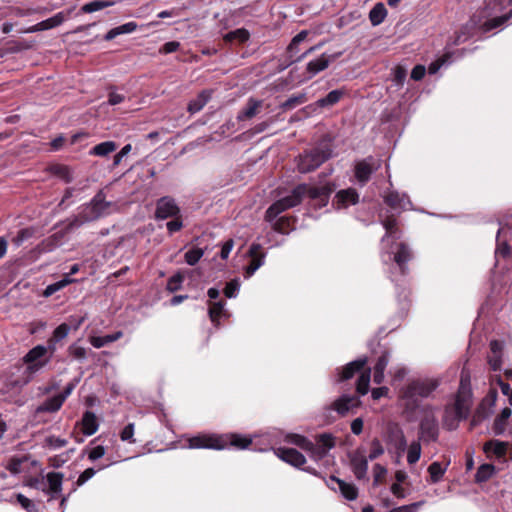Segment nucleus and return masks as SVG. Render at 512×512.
<instances>
[{
  "label": "nucleus",
  "instance_id": "39",
  "mask_svg": "<svg viewBox=\"0 0 512 512\" xmlns=\"http://www.w3.org/2000/svg\"><path fill=\"white\" fill-rule=\"evenodd\" d=\"M88 222H91V220H86L84 218V207H82V210L79 212V214L72 218L71 220H69V222L67 223L64 230H62V232H65L66 235L67 233H70L74 229H77Z\"/></svg>",
  "mask_w": 512,
  "mask_h": 512
},
{
  "label": "nucleus",
  "instance_id": "23",
  "mask_svg": "<svg viewBox=\"0 0 512 512\" xmlns=\"http://www.w3.org/2000/svg\"><path fill=\"white\" fill-rule=\"evenodd\" d=\"M412 255L407 244L399 243L397 245V251L394 254V261L399 266L402 273L406 270V264L410 261Z\"/></svg>",
  "mask_w": 512,
  "mask_h": 512
},
{
  "label": "nucleus",
  "instance_id": "10",
  "mask_svg": "<svg viewBox=\"0 0 512 512\" xmlns=\"http://www.w3.org/2000/svg\"><path fill=\"white\" fill-rule=\"evenodd\" d=\"M379 167V162H376L373 157H368L356 164L355 177L358 182L365 184L370 179L371 174Z\"/></svg>",
  "mask_w": 512,
  "mask_h": 512
},
{
  "label": "nucleus",
  "instance_id": "5",
  "mask_svg": "<svg viewBox=\"0 0 512 512\" xmlns=\"http://www.w3.org/2000/svg\"><path fill=\"white\" fill-rule=\"evenodd\" d=\"M330 156L331 150L327 145L316 147L299 156L298 170L301 173L311 172L328 160Z\"/></svg>",
  "mask_w": 512,
  "mask_h": 512
},
{
  "label": "nucleus",
  "instance_id": "25",
  "mask_svg": "<svg viewBox=\"0 0 512 512\" xmlns=\"http://www.w3.org/2000/svg\"><path fill=\"white\" fill-rule=\"evenodd\" d=\"M331 481L337 483L341 494L348 500H355L358 496V489L354 484L346 483L334 476L330 478Z\"/></svg>",
  "mask_w": 512,
  "mask_h": 512
},
{
  "label": "nucleus",
  "instance_id": "40",
  "mask_svg": "<svg viewBox=\"0 0 512 512\" xmlns=\"http://www.w3.org/2000/svg\"><path fill=\"white\" fill-rule=\"evenodd\" d=\"M370 377H371V370L367 369L366 371L362 372L357 380V392L360 395H365L369 391V383H370Z\"/></svg>",
  "mask_w": 512,
  "mask_h": 512
},
{
  "label": "nucleus",
  "instance_id": "7",
  "mask_svg": "<svg viewBox=\"0 0 512 512\" xmlns=\"http://www.w3.org/2000/svg\"><path fill=\"white\" fill-rule=\"evenodd\" d=\"M47 348L43 345L33 347L24 357L23 362L27 365L26 371L29 374H35L45 367L49 358L46 357Z\"/></svg>",
  "mask_w": 512,
  "mask_h": 512
},
{
  "label": "nucleus",
  "instance_id": "54",
  "mask_svg": "<svg viewBox=\"0 0 512 512\" xmlns=\"http://www.w3.org/2000/svg\"><path fill=\"white\" fill-rule=\"evenodd\" d=\"M68 353L71 357L80 361L85 360L87 357V350L84 347L78 346L75 343L68 347Z\"/></svg>",
  "mask_w": 512,
  "mask_h": 512
},
{
  "label": "nucleus",
  "instance_id": "44",
  "mask_svg": "<svg viewBox=\"0 0 512 512\" xmlns=\"http://www.w3.org/2000/svg\"><path fill=\"white\" fill-rule=\"evenodd\" d=\"M421 456V445L419 441H414L408 447L407 461L409 464H415Z\"/></svg>",
  "mask_w": 512,
  "mask_h": 512
},
{
  "label": "nucleus",
  "instance_id": "53",
  "mask_svg": "<svg viewBox=\"0 0 512 512\" xmlns=\"http://www.w3.org/2000/svg\"><path fill=\"white\" fill-rule=\"evenodd\" d=\"M203 254V249L193 248L185 253V261L187 264L193 266L201 259Z\"/></svg>",
  "mask_w": 512,
  "mask_h": 512
},
{
  "label": "nucleus",
  "instance_id": "26",
  "mask_svg": "<svg viewBox=\"0 0 512 512\" xmlns=\"http://www.w3.org/2000/svg\"><path fill=\"white\" fill-rule=\"evenodd\" d=\"M366 362V358L350 362L343 368L339 380L343 381L352 378L356 372L360 371L365 366Z\"/></svg>",
  "mask_w": 512,
  "mask_h": 512
},
{
  "label": "nucleus",
  "instance_id": "38",
  "mask_svg": "<svg viewBox=\"0 0 512 512\" xmlns=\"http://www.w3.org/2000/svg\"><path fill=\"white\" fill-rule=\"evenodd\" d=\"M495 472V467L492 464H482L475 475V480L478 483L487 481L492 477Z\"/></svg>",
  "mask_w": 512,
  "mask_h": 512
},
{
  "label": "nucleus",
  "instance_id": "13",
  "mask_svg": "<svg viewBox=\"0 0 512 512\" xmlns=\"http://www.w3.org/2000/svg\"><path fill=\"white\" fill-rule=\"evenodd\" d=\"M65 232L59 231L41 241L32 251L39 256L43 253L52 252L62 244Z\"/></svg>",
  "mask_w": 512,
  "mask_h": 512
},
{
  "label": "nucleus",
  "instance_id": "2",
  "mask_svg": "<svg viewBox=\"0 0 512 512\" xmlns=\"http://www.w3.org/2000/svg\"><path fill=\"white\" fill-rule=\"evenodd\" d=\"M468 377L462 373L461 382L458 393L456 395L455 403L452 406L445 408L443 417V426L448 430H454L458 427V423L468 417L471 401V391L466 384Z\"/></svg>",
  "mask_w": 512,
  "mask_h": 512
},
{
  "label": "nucleus",
  "instance_id": "22",
  "mask_svg": "<svg viewBox=\"0 0 512 512\" xmlns=\"http://www.w3.org/2000/svg\"><path fill=\"white\" fill-rule=\"evenodd\" d=\"M261 106V100L248 99L246 106L238 113L237 120L244 121L253 118L259 112Z\"/></svg>",
  "mask_w": 512,
  "mask_h": 512
},
{
  "label": "nucleus",
  "instance_id": "14",
  "mask_svg": "<svg viewBox=\"0 0 512 512\" xmlns=\"http://www.w3.org/2000/svg\"><path fill=\"white\" fill-rule=\"evenodd\" d=\"M249 255L251 257V261L245 271V276L247 278L251 277L263 265L265 257L261 252V245L256 243L250 246Z\"/></svg>",
  "mask_w": 512,
  "mask_h": 512
},
{
  "label": "nucleus",
  "instance_id": "46",
  "mask_svg": "<svg viewBox=\"0 0 512 512\" xmlns=\"http://www.w3.org/2000/svg\"><path fill=\"white\" fill-rule=\"evenodd\" d=\"M111 4L112 3L108 2V1L95 0V1H91V2L83 5L81 10L85 13H92V12L102 10V9L110 6Z\"/></svg>",
  "mask_w": 512,
  "mask_h": 512
},
{
  "label": "nucleus",
  "instance_id": "28",
  "mask_svg": "<svg viewBox=\"0 0 512 512\" xmlns=\"http://www.w3.org/2000/svg\"><path fill=\"white\" fill-rule=\"evenodd\" d=\"M136 29H137L136 22H127L123 25H120L118 27H115V28H112L111 30H109L107 32V34L104 36V39L106 41H110L119 35L132 33Z\"/></svg>",
  "mask_w": 512,
  "mask_h": 512
},
{
  "label": "nucleus",
  "instance_id": "47",
  "mask_svg": "<svg viewBox=\"0 0 512 512\" xmlns=\"http://www.w3.org/2000/svg\"><path fill=\"white\" fill-rule=\"evenodd\" d=\"M223 313H224V303L222 301L214 302V303L210 304L209 317L213 323H217Z\"/></svg>",
  "mask_w": 512,
  "mask_h": 512
},
{
  "label": "nucleus",
  "instance_id": "6",
  "mask_svg": "<svg viewBox=\"0 0 512 512\" xmlns=\"http://www.w3.org/2000/svg\"><path fill=\"white\" fill-rule=\"evenodd\" d=\"M439 434V426L436 418V408L425 405L422 408L420 420V437L424 441H436Z\"/></svg>",
  "mask_w": 512,
  "mask_h": 512
},
{
  "label": "nucleus",
  "instance_id": "29",
  "mask_svg": "<svg viewBox=\"0 0 512 512\" xmlns=\"http://www.w3.org/2000/svg\"><path fill=\"white\" fill-rule=\"evenodd\" d=\"M30 382L29 377H9L5 383L3 391L5 393H18L20 390Z\"/></svg>",
  "mask_w": 512,
  "mask_h": 512
},
{
  "label": "nucleus",
  "instance_id": "1",
  "mask_svg": "<svg viewBox=\"0 0 512 512\" xmlns=\"http://www.w3.org/2000/svg\"><path fill=\"white\" fill-rule=\"evenodd\" d=\"M334 185L331 183L321 184L319 186H309L300 184L295 187L291 194L274 202L266 211L265 219L272 222L280 213L293 208L301 203L304 196L311 199H320L325 205L329 195L333 192Z\"/></svg>",
  "mask_w": 512,
  "mask_h": 512
},
{
  "label": "nucleus",
  "instance_id": "36",
  "mask_svg": "<svg viewBox=\"0 0 512 512\" xmlns=\"http://www.w3.org/2000/svg\"><path fill=\"white\" fill-rule=\"evenodd\" d=\"M344 95V91L340 89L332 90L325 96L324 98L319 99L316 104L319 107H327L332 106L340 101L342 96Z\"/></svg>",
  "mask_w": 512,
  "mask_h": 512
},
{
  "label": "nucleus",
  "instance_id": "59",
  "mask_svg": "<svg viewBox=\"0 0 512 512\" xmlns=\"http://www.w3.org/2000/svg\"><path fill=\"white\" fill-rule=\"evenodd\" d=\"M134 429H135V427H134L133 423H129L128 425H126L120 433L121 440L130 442V443H134L135 442V439H133Z\"/></svg>",
  "mask_w": 512,
  "mask_h": 512
},
{
  "label": "nucleus",
  "instance_id": "20",
  "mask_svg": "<svg viewBox=\"0 0 512 512\" xmlns=\"http://www.w3.org/2000/svg\"><path fill=\"white\" fill-rule=\"evenodd\" d=\"M359 404L358 398L344 395L333 402L332 409L341 415H345L352 407H357Z\"/></svg>",
  "mask_w": 512,
  "mask_h": 512
},
{
  "label": "nucleus",
  "instance_id": "17",
  "mask_svg": "<svg viewBox=\"0 0 512 512\" xmlns=\"http://www.w3.org/2000/svg\"><path fill=\"white\" fill-rule=\"evenodd\" d=\"M333 60H335V56H330L324 53L319 58L310 61L306 67L309 78H312L319 72L325 70Z\"/></svg>",
  "mask_w": 512,
  "mask_h": 512
},
{
  "label": "nucleus",
  "instance_id": "57",
  "mask_svg": "<svg viewBox=\"0 0 512 512\" xmlns=\"http://www.w3.org/2000/svg\"><path fill=\"white\" fill-rule=\"evenodd\" d=\"M512 16V10L508 13V14H505V15H502V16H499V17H494L490 20H488L486 23H485V26L487 28V30H490V29H493V28H496L500 25H502L505 21H507L510 17Z\"/></svg>",
  "mask_w": 512,
  "mask_h": 512
},
{
  "label": "nucleus",
  "instance_id": "33",
  "mask_svg": "<svg viewBox=\"0 0 512 512\" xmlns=\"http://www.w3.org/2000/svg\"><path fill=\"white\" fill-rule=\"evenodd\" d=\"M210 92L202 91L195 99L191 100L188 104V111L190 113L199 112L209 101Z\"/></svg>",
  "mask_w": 512,
  "mask_h": 512
},
{
  "label": "nucleus",
  "instance_id": "16",
  "mask_svg": "<svg viewBox=\"0 0 512 512\" xmlns=\"http://www.w3.org/2000/svg\"><path fill=\"white\" fill-rule=\"evenodd\" d=\"M504 345L498 340L490 342V355L488 356V363L493 371H498L502 366V355Z\"/></svg>",
  "mask_w": 512,
  "mask_h": 512
},
{
  "label": "nucleus",
  "instance_id": "31",
  "mask_svg": "<svg viewBox=\"0 0 512 512\" xmlns=\"http://www.w3.org/2000/svg\"><path fill=\"white\" fill-rule=\"evenodd\" d=\"M385 203L393 209L405 208L409 204V200L405 195L397 192H390L385 196Z\"/></svg>",
  "mask_w": 512,
  "mask_h": 512
},
{
  "label": "nucleus",
  "instance_id": "58",
  "mask_svg": "<svg viewBox=\"0 0 512 512\" xmlns=\"http://www.w3.org/2000/svg\"><path fill=\"white\" fill-rule=\"evenodd\" d=\"M383 226L386 229V234L382 238V241H385L386 237L393 236L397 229L396 219L392 217H388L383 221Z\"/></svg>",
  "mask_w": 512,
  "mask_h": 512
},
{
  "label": "nucleus",
  "instance_id": "62",
  "mask_svg": "<svg viewBox=\"0 0 512 512\" xmlns=\"http://www.w3.org/2000/svg\"><path fill=\"white\" fill-rule=\"evenodd\" d=\"M289 440L291 443L295 444L296 446H298L304 450L307 447H311V441H309L307 438H305L301 435L293 434L290 436Z\"/></svg>",
  "mask_w": 512,
  "mask_h": 512
},
{
  "label": "nucleus",
  "instance_id": "60",
  "mask_svg": "<svg viewBox=\"0 0 512 512\" xmlns=\"http://www.w3.org/2000/svg\"><path fill=\"white\" fill-rule=\"evenodd\" d=\"M240 284L237 279L231 280L226 284L224 289V294L228 298H233L236 296L237 291L239 290Z\"/></svg>",
  "mask_w": 512,
  "mask_h": 512
},
{
  "label": "nucleus",
  "instance_id": "15",
  "mask_svg": "<svg viewBox=\"0 0 512 512\" xmlns=\"http://www.w3.org/2000/svg\"><path fill=\"white\" fill-rule=\"evenodd\" d=\"M276 454L281 460L295 467H301L306 462L304 455L294 448H279Z\"/></svg>",
  "mask_w": 512,
  "mask_h": 512
},
{
  "label": "nucleus",
  "instance_id": "52",
  "mask_svg": "<svg viewBox=\"0 0 512 512\" xmlns=\"http://www.w3.org/2000/svg\"><path fill=\"white\" fill-rule=\"evenodd\" d=\"M316 443L328 452L335 446V438L331 434L324 433L317 437Z\"/></svg>",
  "mask_w": 512,
  "mask_h": 512
},
{
  "label": "nucleus",
  "instance_id": "4",
  "mask_svg": "<svg viewBox=\"0 0 512 512\" xmlns=\"http://www.w3.org/2000/svg\"><path fill=\"white\" fill-rule=\"evenodd\" d=\"M83 207L84 218L86 220H91V222L119 210V206L116 202L106 201V195L103 190H99L91 201Z\"/></svg>",
  "mask_w": 512,
  "mask_h": 512
},
{
  "label": "nucleus",
  "instance_id": "18",
  "mask_svg": "<svg viewBox=\"0 0 512 512\" xmlns=\"http://www.w3.org/2000/svg\"><path fill=\"white\" fill-rule=\"evenodd\" d=\"M48 489H43L45 493L51 494V499L56 498L62 491L63 474L60 472H49L46 475Z\"/></svg>",
  "mask_w": 512,
  "mask_h": 512
},
{
  "label": "nucleus",
  "instance_id": "41",
  "mask_svg": "<svg viewBox=\"0 0 512 512\" xmlns=\"http://www.w3.org/2000/svg\"><path fill=\"white\" fill-rule=\"evenodd\" d=\"M35 234L34 228H24L18 231L17 235L12 238V244L16 247H20L25 241L32 238Z\"/></svg>",
  "mask_w": 512,
  "mask_h": 512
},
{
  "label": "nucleus",
  "instance_id": "51",
  "mask_svg": "<svg viewBox=\"0 0 512 512\" xmlns=\"http://www.w3.org/2000/svg\"><path fill=\"white\" fill-rule=\"evenodd\" d=\"M228 439L230 441V444L234 447H237L239 449H245L247 448L251 443L252 440L246 437H242L237 434H231L228 436Z\"/></svg>",
  "mask_w": 512,
  "mask_h": 512
},
{
  "label": "nucleus",
  "instance_id": "64",
  "mask_svg": "<svg viewBox=\"0 0 512 512\" xmlns=\"http://www.w3.org/2000/svg\"><path fill=\"white\" fill-rule=\"evenodd\" d=\"M423 504V502H415L410 505H403L390 510L389 512H417V509Z\"/></svg>",
  "mask_w": 512,
  "mask_h": 512
},
{
  "label": "nucleus",
  "instance_id": "63",
  "mask_svg": "<svg viewBox=\"0 0 512 512\" xmlns=\"http://www.w3.org/2000/svg\"><path fill=\"white\" fill-rule=\"evenodd\" d=\"M406 75H407L406 69L401 66H397L393 72V81L397 85L402 86L406 79Z\"/></svg>",
  "mask_w": 512,
  "mask_h": 512
},
{
  "label": "nucleus",
  "instance_id": "21",
  "mask_svg": "<svg viewBox=\"0 0 512 512\" xmlns=\"http://www.w3.org/2000/svg\"><path fill=\"white\" fill-rule=\"evenodd\" d=\"M63 21H64L63 14L62 13H57L53 17H51L49 19H46L44 21H41V22L35 24L34 26L28 28L27 30H25V32L26 33H33V32H38V31H44V30L52 29V28H55V27L59 26L60 24H62Z\"/></svg>",
  "mask_w": 512,
  "mask_h": 512
},
{
  "label": "nucleus",
  "instance_id": "61",
  "mask_svg": "<svg viewBox=\"0 0 512 512\" xmlns=\"http://www.w3.org/2000/svg\"><path fill=\"white\" fill-rule=\"evenodd\" d=\"M507 423H508V421L502 419L500 416H497L494 420L493 427H492L493 433L495 435L504 434V432L506 431Z\"/></svg>",
  "mask_w": 512,
  "mask_h": 512
},
{
  "label": "nucleus",
  "instance_id": "24",
  "mask_svg": "<svg viewBox=\"0 0 512 512\" xmlns=\"http://www.w3.org/2000/svg\"><path fill=\"white\" fill-rule=\"evenodd\" d=\"M82 432L87 436L95 434L98 430V421L96 415L91 411H86L83 414L82 420Z\"/></svg>",
  "mask_w": 512,
  "mask_h": 512
},
{
  "label": "nucleus",
  "instance_id": "30",
  "mask_svg": "<svg viewBox=\"0 0 512 512\" xmlns=\"http://www.w3.org/2000/svg\"><path fill=\"white\" fill-rule=\"evenodd\" d=\"M63 403V398H60L58 395H56L39 405L36 408V413L57 412L62 407Z\"/></svg>",
  "mask_w": 512,
  "mask_h": 512
},
{
  "label": "nucleus",
  "instance_id": "8",
  "mask_svg": "<svg viewBox=\"0 0 512 512\" xmlns=\"http://www.w3.org/2000/svg\"><path fill=\"white\" fill-rule=\"evenodd\" d=\"M227 445L226 440L222 437L197 435L188 439V448L190 449H223Z\"/></svg>",
  "mask_w": 512,
  "mask_h": 512
},
{
  "label": "nucleus",
  "instance_id": "27",
  "mask_svg": "<svg viewBox=\"0 0 512 512\" xmlns=\"http://www.w3.org/2000/svg\"><path fill=\"white\" fill-rule=\"evenodd\" d=\"M123 332L117 331L113 334L105 335V336H91L89 338V342L95 348H101L109 343L115 342L122 338Z\"/></svg>",
  "mask_w": 512,
  "mask_h": 512
},
{
  "label": "nucleus",
  "instance_id": "11",
  "mask_svg": "<svg viewBox=\"0 0 512 512\" xmlns=\"http://www.w3.org/2000/svg\"><path fill=\"white\" fill-rule=\"evenodd\" d=\"M180 212L175 200L171 197H162L157 201L155 216L157 219H167L178 216Z\"/></svg>",
  "mask_w": 512,
  "mask_h": 512
},
{
  "label": "nucleus",
  "instance_id": "32",
  "mask_svg": "<svg viewBox=\"0 0 512 512\" xmlns=\"http://www.w3.org/2000/svg\"><path fill=\"white\" fill-rule=\"evenodd\" d=\"M387 16L383 3H377L369 12V20L373 26L380 25Z\"/></svg>",
  "mask_w": 512,
  "mask_h": 512
},
{
  "label": "nucleus",
  "instance_id": "43",
  "mask_svg": "<svg viewBox=\"0 0 512 512\" xmlns=\"http://www.w3.org/2000/svg\"><path fill=\"white\" fill-rule=\"evenodd\" d=\"M52 172L56 176L60 177L66 183H70L74 179L71 169L65 165H56V166L52 167Z\"/></svg>",
  "mask_w": 512,
  "mask_h": 512
},
{
  "label": "nucleus",
  "instance_id": "34",
  "mask_svg": "<svg viewBox=\"0 0 512 512\" xmlns=\"http://www.w3.org/2000/svg\"><path fill=\"white\" fill-rule=\"evenodd\" d=\"M389 359L387 354H383L377 360V363L374 367V377L373 380L376 384H381L384 380V370L388 365Z\"/></svg>",
  "mask_w": 512,
  "mask_h": 512
},
{
  "label": "nucleus",
  "instance_id": "45",
  "mask_svg": "<svg viewBox=\"0 0 512 512\" xmlns=\"http://www.w3.org/2000/svg\"><path fill=\"white\" fill-rule=\"evenodd\" d=\"M67 444L68 441L66 439L50 435L45 438L43 446L55 450L65 447Z\"/></svg>",
  "mask_w": 512,
  "mask_h": 512
},
{
  "label": "nucleus",
  "instance_id": "55",
  "mask_svg": "<svg viewBox=\"0 0 512 512\" xmlns=\"http://www.w3.org/2000/svg\"><path fill=\"white\" fill-rule=\"evenodd\" d=\"M310 453V456L314 460H320L327 455V451H325L319 444L311 442V447H307L305 449Z\"/></svg>",
  "mask_w": 512,
  "mask_h": 512
},
{
  "label": "nucleus",
  "instance_id": "48",
  "mask_svg": "<svg viewBox=\"0 0 512 512\" xmlns=\"http://www.w3.org/2000/svg\"><path fill=\"white\" fill-rule=\"evenodd\" d=\"M382 454H384V447L379 439L374 438L370 443V453L367 458L372 461L380 457Z\"/></svg>",
  "mask_w": 512,
  "mask_h": 512
},
{
  "label": "nucleus",
  "instance_id": "49",
  "mask_svg": "<svg viewBox=\"0 0 512 512\" xmlns=\"http://www.w3.org/2000/svg\"><path fill=\"white\" fill-rule=\"evenodd\" d=\"M445 470H446V468L442 467L439 462H433L428 468V471H429L430 477H431V481L433 483L438 482L442 478Z\"/></svg>",
  "mask_w": 512,
  "mask_h": 512
},
{
  "label": "nucleus",
  "instance_id": "12",
  "mask_svg": "<svg viewBox=\"0 0 512 512\" xmlns=\"http://www.w3.org/2000/svg\"><path fill=\"white\" fill-rule=\"evenodd\" d=\"M359 201V194L354 188L343 189L337 192L333 200V206L337 209H345L355 205Z\"/></svg>",
  "mask_w": 512,
  "mask_h": 512
},
{
  "label": "nucleus",
  "instance_id": "37",
  "mask_svg": "<svg viewBox=\"0 0 512 512\" xmlns=\"http://www.w3.org/2000/svg\"><path fill=\"white\" fill-rule=\"evenodd\" d=\"M116 148L117 145L114 141H105L94 146L90 151V154L96 156H106L114 152Z\"/></svg>",
  "mask_w": 512,
  "mask_h": 512
},
{
  "label": "nucleus",
  "instance_id": "50",
  "mask_svg": "<svg viewBox=\"0 0 512 512\" xmlns=\"http://www.w3.org/2000/svg\"><path fill=\"white\" fill-rule=\"evenodd\" d=\"M71 330V326L67 323L60 324L53 332L50 342H57L67 337Z\"/></svg>",
  "mask_w": 512,
  "mask_h": 512
},
{
  "label": "nucleus",
  "instance_id": "42",
  "mask_svg": "<svg viewBox=\"0 0 512 512\" xmlns=\"http://www.w3.org/2000/svg\"><path fill=\"white\" fill-rule=\"evenodd\" d=\"M307 101V96L305 93H300L298 95H293L289 97L285 102L281 104V108L283 110H291Z\"/></svg>",
  "mask_w": 512,
  "mask_h": 512
},
{
  "label": "nucleus",
  "instance_id": "19",
  "mask_svg": "<svg viewBox=\"0 0 512 512\" xmlns=\"http://www.w3.org/2000/svg\"><path fill=\"white\" fill-rule=\"evenodd\" d=\"M510 446L509 442L490 440L484 444L483 450L488 457L492 454L497 458H503Z\"/></svg>",
  "mask_w": 512,
  "mask_h": 512
},
{
  "label": "nucleus",
  "instance_id": "9",
  "mask_svg": "<svg viewBox=\"0 0 512 512\" xmlns=\"http://www.w3.org/2000/svg\"><path fill=\"white\" fill-rule=\"evenodd\" d=\"M350 465L357 479H364L368 471V458L363 449H357L349 454Z\"/></svg>",
  "mask_w": 512,
  "mask_h": 512
},
{
  "label": "nucleus",
  "instance_id": "56",
  "mask_svg": "<svg viewBox=\"0 0 512 512\" xmlns=\"http://www.w3.org/2000/svg\"><path fill=\"white\" fill-rule=\"evenodd\" d=\"M24 461L25 458L12 457L5 467L8 471H10V473L16 475L21 472V465Z\"/></svg>",
  "mask_w": 512,
  "mask_h": 512
},
{
  "label": "nucleus",
  "instance_id": "35",
  "mask_svg": "<svg viewBox=\"0 0 512 512\" xmlns=\"http://www.w3.org/2000/svg\"><path fill=\"white\" fill-rule=\"evenodd\" d=\"M250 37V33L245 28H239L234 31L228 32L224 35L223 39L225 42H238L244 43Z\"/></svg>",
  "mask_w": 512,
  "mask_h": 512
},
{
  "label": "nucleus",
  "instance_id": "3",
  "mask_svg": "<svg viewBox=\"0 0 512 512\" xmlns=\"http://www.w3.org/2000/svg\"><path fill=\"white\" fill-rule=\"evenodd\" d=\"M440 385L438 378H424L411 381L402 391L407 408L415 409L419 399L428 398Z\"/></svg>",
  "mask_w": 512,
  "mask_h": 512
}]
</instances>
